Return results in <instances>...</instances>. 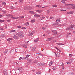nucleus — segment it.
Returning <instances> with one entry per match:
<instances>
[{"instance_id":"obj_33","label":"nucleus","mask_w":75,"mask_h":75,"mask_svg":"<svg viewBox=\"0 0 75 75\" xmlns=\"http://www.w3.org/2000/svg\"><path fill=\"white\" fill-rule=\"evenodd\" d=\"M23 47H25V48H27V46H26V45H23Z\"/></svg>"},{"instance_id":"obj_21","label":"nucleus","mask_w":75,"mask_h":75,"mask_svg":"<svg viewBox=\"0 0 75 75\" xmlns=\"http://www.w3.org/2000/svg\"><path fill=\"white\" fill-rule=\"evenodd\" d=\"M62 69H64V64L62 63Z\"/></svg>"},{"instance_id":"obj_62","label":"nucleus","mask_w":75,"mask_h":75,"mask_svg":"<svg viewBox=\"0 0 75 75\" xmlns=\"http://www.w3.org/2000/svg\"><path fill=\"white\" fill-rule=\"evenodd\" d=\"M59 26H60V25H61L60 24H59Z\"/></svg>"},{"instance_id":"obj_43","label":"nucleus","mask_w":75,"mask_h":75,"mask_svg":"<svg viewBox=\"0 0 75 75\" xmlns=\"http://www.w3.org/2000/svg\"><path fill=\"white\" fill-rule=\"evenodd\" d=\"M50 38V40H53V39H54V37H52Z\"/></svg>"},{"instance_id":"obj_54","label":"nucleus","mask_w":75,"mask_h":75,"mask_svg":"<svg viewBox=\"0 0 75 75\" xmlns=\"http://www.w3.org/2000/svg\"><path fill=\"white\" fill-rule=\"evenodd\" d=\"M3 16L2 15H0V18H1V17H3Z\"/></svg>"},{"instance_id":"obj_29","label":"nucleus","mask_w":75,"mask_h":75,"mask_svg":"<svg viewBox=\"0 0 75 75\" xmlns=\"http://www.w3.org/2000/svg\"><path fill=\"white\" fill-rule=\"evenodd\" d=\"M71 34V33H67V35L66 36L67 37H68L69 35H70V34Z\"/></svg>"},{"instance_id":"obj_63","label":"nucleus","mask_w":75,"mask_h":75,"mask_svg":"<svg viewBox=\"0 0 75 75\" xmlns=\"http://www.w3.org/2000/svg\"><path fill=\"white\" fill-rule=\"evenodd\" d=\"M48 71L49 72H50L51 71V70L49 69Z\"/></svg>"},{"instance_id":"obj_55","label":"nucleus","mask_w":75,"mask_h":75,"mask_svg":"<svg viewBox=\"0 0 75 75\" xmlns=\"http://www.w3.org/2000/svg\"><path fill=\"white\" fill-rule=\"evenodd\" d=\"M1 37H4V35H2L1 36Z\"/></svg>"},{"instance_id":"obj_38","label":"nucleus","mask_w":75,"mask_h":75,"mask_svg":"<svg viewBox=\"0 0 75 75\" xmlns=\"http://www.w3.org/2000/svg\"><path fill=\"white\" fill-rule=\"evenodd\" d=\"M24 16H20V18H24Z\"/></svg>"},{"instance_id":"obj_30","label":"nucleus","mask_w":75,"mask_h":75,"mask_svg":"<svg viewBox=\"0 0 75 75\" xmlns=\"http://www.w3.org/2000/svg\"><path fill=\"white\" fill-rule=\"evenodd\" d=\"M42 30H45L46 29V27H42Z\"/></svg>"},{"instance_id":"obj_17","label":"nucleus","mask_w":75,"mask_h":75,"mask_svg":"<svg viewBox=\"0 0 75 75\" xmlns=\"http://www.w3.org/2000/svg\"><path fill=\"white\" fill-rule=\"evenodd\" d=\"M16 31V30H10L9 32L10 33H15Z\"/></svg>"},{"instance_id":"obj_39","label":"nucleus","mask_w":75,"mask_h":75,"mask_svg":"<svg viewBox=\"0 0 75 75\" xmlns=\"http://www.w3.org/2000/svg\"><path fill=\"white\" fill-rule=\"evenodd\" d=\"M36 7H39V8H40V7H41V6L38 5L36 6Z\"/></svg>"},{"instance_id":"obj_5","label":"nucleus","mask_w":75,"mask_h":75,"mask_svg":"<svg viewBox=\"0 0 75 75\" xmlns=\"http://www.w3.org/2000/svg\"><path fill=\"white\" fill-rule=\"evenodd\" d=\"M74 59H69V62H67V64H71L72 62H73Z\"/></svg>"},{"instance_id":"obj_64","label":"nucleus","mask_w":75,"mask_h":75,"mask_svg":"<svg viewBox=\"0 0 75 75\" xmlns=\"http://www.w3.org/2000/svg\"><path fill=\"white\" fill-rule=\"evenodd\" d=\"M73 33H74V34H75V31H74L73 32Z\"/></svg>"},{"instance_id":"obj_57","label":"nucleus","mask_w":75,"mask_h":75,"mask_svg":"<svg viewBox=\"0 0 75 75\" xmlns=\"http://www.w3.org/2000/svg\"><path fill=\"white\" fill-rule=\"evenodd\" d=\"M36 11H37V12H38V13H39V10H37Z\"/></svg>"},{"instance_id":"obj_53","label":"nucleus","mask_w":75,"mask_h":75,"mask_svg":"<svg viewBox=\"0 0 75 75\" xmlns=\"http://www.w3.org/2000/svg\"><path fill=\"white\" fill-rule=\"evenodd\" d=\"M52 69H53V70H55V67L53 68Z\"/></svg>"},{"instance_id":"obj_8","label":"nucleus","mask_w":75,"mask_h":75,"mask_svg":"<svg viewBox=\"0 0 75 75\" xmlns=\"http://www.w3.org/2000/svg\"><path fill=\"white\" fill-rule=\"evenodd\" d=\"M13 37L15 40H17V39H18V37L16 35L13 36Z\"/></svg>"},{"instance_id":"obj_59","label":"nucleus","mask_w":75,"mask_h":75,"mask_svg":"<svg viewBox=\"0 0 75 75\" xmlns=\"http://www.w3.org/2000/svg\"><path fill=\"white\" fill-rule=\"evenodd\" d=\"M55 48L56 49H57V50H58V49L57 47H55Z\"/></svg>"},{"instance_id":"obj_49","label":"nucleus","mask_w":75,"mask_h":75,"mask_svg":"<svg viewBox=\"0 0 75 75\" xmlns=\"http://www.w3.org/2000/svg\"><path fill=\"white\" fill-rule=\"evenodd\" d=\"M42 11L41 10H39V13H42Z\"/></svg>"},{"instance_id":"obj_44","label":"nucleus","mask_w":75,"mask_h":75,"mask_svg":"<svg viewBox=\"0 0 75 75\" xmlns=\"http://www.w3.org/2000/svg\"><path fill=\"white\" fill-rule=\"evenodd\" d=\"M22 28L23 30H25V29H26V28H25V27H23Z\"/></svg>"},{"instance_id":"obj_37","label":"nucleus","mask_w":75,"mask_h":75,"mask_svg":"<svg viewBox=\"0 0 75 75\" xmlns=\"http://www.w3.org/2000/svg\"><path fill=\"white\" fill-rule=\"evenodd\" d=\"M11 9H14V7L13 6H11Z\"/></svg>"},{"instance_id":"obj_58","label":"nucleus","mask_w":75,"mask_h":75,"mask_svg":"<svg viewBox=\"0 0 75 75\" xmlns=\"http://www.w3.org/2000/svg\"><path fill=\"white\" fill-rule=\"evenodd\" d=\"M44 37H45V34H44L43 35Z\"/></svg>"},{"instance_id":"obj_25","label":"nucleus","mask_w":75,"mask_h":75,"mask_svg":"<svg viewBox=\"0 0 75 75\" xmlns=\"http://www.w3.org/2000/svg\"><path fill=\"white\" fill-rule=\"evenodd\" d=\"M35 49H36V47H33L32 48V50L33 51H34L35 50Z\"/></svg>"},{"instance_id":"obj_20","label":"nucleus","mask_w":75,"mask_h":75,"mask_svg":"<svg viewBox=\"0 0 75 75\" xmlns=\"http://www.w3.org/2000/svg\"><path fill=\"white\" fill-rule=\"evenodd\" d=\"M52 64H53V62H49V66H51V65H52Z\"/></svg>"},{"instance_id":"obj_22","label":"nucleus","mask_w":75,"mask_h":75,"mask_svg":"<svg viewBox=\"0 0 75 75\" xmlns=\"http://www.w3.org/2000/svg\"><path fill=\"white\" fill-rule=\"evenodd\" d=\"M33 35V33H30L28 34V35L29 36H31Z\"/></svg>"},{"instance_id":"obj_48","label":"nucleus","mask_w":75,"mask_h":75,"mask_svg":"<svg viewBox=\"0 0 75 75\" xmlns=\"http://www.w3.org/2000/svg\"><path fill=\"white\" fill-rule=\"evenodd\" d=\"M3 4H4V5H6V4L5 2H3L2 3Z\"/></svg>"},{"instance_id":"obj_28","label":"nucleus","mask_w":75,"mask_h":75,"mask_svg":"<svg viewBox=\"0 0 75 75\" xmlns=\"http://www.w3.org/2000/svg\"><path fill=\"white\" fill-rule=\"evenodd\" d=\"M41 74V72H40V71L37 72L36 73V74H38V75H40V74Z\"/></svg>"},{"instance_id":"obj_10","label":"nucleus","mask_w":75,"mask_h":75,"mask_svg":"<svg viewBox=\"0 0 75 75\" xmlns=\"http://www.w3.org/2000/svg\"><path fill=\"white\" fill-rule=\"evenodd\" d=\"M35 17H40V15L38 14H35L34 15Z\"/></svg>"},{"instance_id":"obj_61","label":"nucleus","mask_w":75,"mask_h":75,"mask_svg":"<svg viewBox=\"0 0 75 75\" xmlns=\"http://www.w3.org/2000/svg\"><path fill=\"white\" fill-rule=\"evenodd\" d=\"M25 59V58H23L22 59H23V60H24V59Z\"/></svg>"},{"instance_id":"obj_36","label":"nucleus","mask_w":75,"mask_h":75,"mask_svg":"<svg viewBox=\"0 0 75 75\" xmlns=\"http://www.w3.org/2000/svg\"><path fill=\"white\" fill-rule=\"evenodd\" d=\"M4 53H7V50H5V51L4 52Z\"/></svg>"},{"instance_id":"obj_34","label":"nucleus","mask_w":75,"mask_h":75,"mask_svg":"<svg viewBox=\"0 0 75 75\" xmlns=\"http://www.w3.org/2000/svg\"><path fill=\"white\" fill-rule=\"evenodd\" d=\"M11 40H12V39H11V38H9L7 40L8 41H11Z\"/></svg>"},{"instance_id":"obj_27","label":"nucleus","mask_w":75,"mask_h":75,"mask_svg":"<svg viewBox=\"0 0 75 75\" xmlns=\"http://www.w3.org/2000/svg\"><path fill=\"white\" fill-rule=\"evenodd\" d=\"M30 57V55H27L25 57V59H26V58H27L28 57Z\"/></svg>"},{"instance_id":"obj_56","label":"nucleus","mask_w":75,"mask_h":75,"mask_svg":"<svg viewBox=\"0 0 75 75\" xmlns=\"http://www.w3.org/2000/svg\"><path fill=\"white\" fill-rule=\"evenodd\" d=\"M58 51H59V52H61V51L60 50H59V49H58Z\"/></svg>"},{"instance_id":"obj_46","label":"nucleus","mask_w":75,"mask_h":75,"mask_svg":"<svg viewBox=\"0 0 75 75\" xmlns=\"http://www.w3.org/2000/svg\"><path fill=\"white\" fill-rule=\"evenodd\" d=\"M18 28H21V26H18Z\"/></svg>"},{"instance_id":"obj_52","label":"nucleus","mask_w":75,"mask_h":75,"mask_svg":"<svg viewBox=\"0 0 75 75\" xmlns=\"http://www.w3.org/2000/svg\"><path fill=\"white\" fill-rule=\"evenodd\" d=\"M48 7V6H45L43 7H42V8H45V7Z\"/></svg>"},{"instance_id":"obj_19","label":"nucleus","mask_w":75,"mask_h":75,"mask_svg":"<svg viewBox=\"0 0 75 75\" xmlns=\"http://www.w3.org/2000/svg\"><path fill=\"white\" fill-rule=\"evenodd\" d=\"M35 21V20L32 19L31 20L30 22L31 23H34Z\"/></svg>"},{"instance_id":"obj_9","label":"nucleus","mask_w":75,"mask_h":75,"mask_svg":"<svg viewBox=\"0 0 75 75\" xmlns=\"http://www.w3.org/2000/svg\"><path fill=\"white\" fill-rule=\"evenodd\" d=\"M57 57H61V55L57 53L56 54V53H55Z\"/></svg>"},{"instance_id":"obj_31","label":"nucleus","mask_w":75,"mask_h":75,"mask_svg":"<svg viewBox=\"0 0 75 75\" xmlns=\"http://www.w3.org/2000/svg\"><path fill=\"white\" fill-rule=\"evenodd\" d=\"M4 21V20H0V23H3Z\"/></svg>"},{"instance_id":"obj_16","label":"nucleus","mask_w":75,"mask_h":75,"mask_svg":"<svg viewBox=\"0 0 75 75\" xmlns=\"http://www.w3.org/2000/svg\"><path fill=\"white\" fill-rule=\"evenodd\" d=\"M52 31L54 34H57V32L55 30H52Z\"/></svg>"},{"instance_id":"obj_1","label":"nucleus","mask_w":75,"mask_h":75,"mask_svg":"<svg viewBox=\"0 0 75 75\" xmlns=\"http://www.w3.org/2000/svg\"><path fill=\"white\" fill-rule=\"evenodd\" d=\"M16 35H18L20 38H23L24 37V35H23V33L21 32L16 33Z\"/></svg>"},{"instance_id":"obj_13","label":"nucleus","mask_w":75,"mask_h":75,"mask_svg":"<svg viewBox=\"0 0 75 75\" xmlns=\"http://www.w3.org/2000/svg\"><path fill=\"white\" fill-rule=\"evenodd\" d=\"M29 13H30V14H35L34 12L33 11H29Z\"/></svg>"},{"instance_id":"obj_18","label":"nucleus","mask_w":75,"mask_h":75,"mask_svg":"<svg viewBox=\"0 0 75 75\" xmlns=\"http://www.w3.org/2000/svg\"><path fill=\"white\" fill-rule=\"evenodd\" d=\"M22 69V68H20L18 67L16 68V69H18V70H19V71L21 70Z\"/></svg>"},{"instance_id":"obj_23","label":"nucleus","mask_w":75,"mask_h":75,"mask_svg":"<svg viewBox=\"0 0 75 75\" xmlns=\"http://www.w3.org/2000/svg\"><path fill=\"white\" fill-rule=\"evenodd\" d=\"M38 40H39V38H37L36 40H35L34 42H38Z\"/></svg>"},{"instance_id":"obj_47","label":"nucleus","mask_w":75,"mask_h":75,"mask_svg":"<svg viewBox=\"0 0 75 75\" xmlns=\"http://www.w3.org/2000/svg\"><path fill=\"white\" fill-rule=\"evenodd\" d=\"M69 56L70 57H72V54H69Z\"/></svg>"},{"instance_id":"obj_15","label":"nucleus","mask_w":75,"mask_h":75,"mask_svg":"<svg viewBox=\"0 0 75 75\" xmlns=\"http://www.w3.org/2000/svg\"><path fill=\"white\" fill-rule=\"evenodd\" d=\"M60 20L59 19H58L57 20H56V22H57V24H59V22H60Z\"/></svg>"},{"instance_id":"obj_4","label":"nucleus","mask_w":75,"mask_h":75,"mask_svg":"<svg viewBox=\"0 0 75 75\" xmlns=\"http://www.w3.org/2000/svg\"><path fill=\"white\" fill-rule=\"evenodd\" d=\"M72 6L71 7V8H75V4H72L71 5L66 4L65 5V6Z\"/></svg>"},{"instance_id":"obj_3","label":"nucleus","mask_w":75,"mask_h":75,"mask_svg":"<svg viewBox=\"0 0 75 75\" xmlns=\"http://www.w3.org/2000/svg\"><path fill=\"white\" fill-rule=\"evenodd\" d=\"M7 17H11L13 19H18L19 18V17H13V16L11 15H6Z\"/></svg>"},{"instance_id":"obj_24","label":"nucleus","mask_w":75,"mask_h":75,"mask_svg":"<svg viewBox=\"0 0 75 75\" xmlns=\"http://www.w3.org/2000/svg\"><path fill=\"white\" fill-rule=\"evenodd\" d=\"M25 25H29V23L28 22H27V23H26L25 24Z\"/></svg>"},{"instance_id":"obj_45","label":"nucleus","mask_w":75,"mask_h":75,"mask_svg":"<svg viewBox=\"0 0 75 75\" xmlns=\"http://www.w3.org/2000/svg\"><path fill=\"white\" fill-rule=\"evenodd\" d=\"M47 14H49V13H50V11H47Z\"/></svg>"},{"instance_id":"obj_2","label":"nucleus","mask_w":75,"mask_h":75,"mask_svg":"<svg viewBox=\"0 0 75 75\" xmlns=\"http://www.w3.org/2000/svg\"><path fill=\"white\" fill-rule=\"evenodd\" d=\"M75 27L74 25H70L69 26V28H66V30L67 31H68V30H72V28H73V27Z\"/></svg>"},{"instance_id":"obj_14","label":"nucleus","mask_w":75,"mask_h":75,"mask_svg":"<svg viewBox=\"0 0 75 75\" xmlns=\"http://www.w3.org/2000/svg\"><path fill=\"white\" fill-rule=\"evenodd\" d=\"M44 18H45V17L42 16L40 18L39 20H44Z\"/></svg>"},{"instance_id":"obj_41","label":"nucleus","mask_w":75,"mask_h":75,"mask_svg":"<svg viewBox=\"0 0 75 75\" xmlns=\"http://www.w3.org/2000/svg\"><path fill=\"white\" fill-rule=\"evenodd\" d=\"M28 61H29V62H32V61L33 60H29V59H28Z\"/></svg>"},{"instance_id":"obj_51","label":"nucleus","mask_w":75,"mask_h":75,"mask_svg":"<svg viewBox=\"0 0 75 75\" xmlns=\"http://www.w3.org/2000/svg\"><path fill=\"white\" fill-rule=\"evenodd\" d=\"M53 42H56V40H54L53 41Z\"/></svg>"},{"instance_id":"obj_50","label":"nucleus","mask_w":75,"mask_h":75,"mask_svg":"<svg viewBox=\"0 0 75 75\" xmlns=\"http://www.w3.org/2000/svg\"><path fill=\"white\" fill-rule=\"evenodd\" d=\"M23 59V57H21L20 58L19 60H21V59Z\"/></svg>"},{"instance_id":"obj_40","label":"nucleus","mask_w":75,"mask_h":75,"mask_svg":"<svg viewBox=\"0 0 75 75\" xmlns=\"http://www.w3.org/2000/svg\"><path fill=\"white\" fill-rule=\"evenodd\" d=\"M61 2L62 3H64L65 2V1H64V0H63L61 1Z\"/></svg>"},{"instance_id":"obj_11","label":"nucleus","mask_w":75,"mask_h":75,"mask_svg":"<svg viewBox=\"0 0 75 75\" xmlns=\"http://www.w3.org/2000/svg\"><path fill=\"white\" fill-rule=\"evenodd\" d=\"M74 12L73 11L71 12H68L67 13V14H73Z\"/></svg>"},{"instance_id":"obj_6","label":"nucleus","mask_w":75,"mask_h":75,"mask_svg":"<svg viewBox=\"0 0 75 75\" xmlns=\"http://www.w3.org/2000/svg\"><path fill=\"white\" fill-rule=\"evenodd\" d=\"M45 65V63H40L38 64V66H43Z\"/></svg>"},{"instance_id":"obj_35","label":"nucleus","mask_w":75,"mask_h":75,"mask_svg":"<svg viewBox=\"0 0 75 75\" xmlns=\"http://www.w3.org/2000/svg\"><path fill=\"white\" fill-rule=\"evenodd\" d=\"M60 10V11H67V10H63V9H61Z\"/></svg>"},{"instance_id":"obj_26","label":"nucleus","mask_w":75,"mask_h":75,"mask_svg":"<svg viewBox=\"0 0 75 75\" xmlns=\"http://www.w3.org/2000/svg\"><path fill=\"white\" fill-rule=\"evenodd\" d=\"M51 39L50 38H48L47 39V40H46V41H51Z\"/></svg>"},{"instance_id":"obj_42","label":"nucleus","mask_w":75,"mask_h":75,"mask_svg":"<svg viewBox=\"0 0 75 75\" xmlns=\"http://www.w3.org/2000/svg\"><path fill=\"white\" fill-rule=\"evenodd\" d=\"M7 21H8V22H10V21H11V20H7Z\"/></svg>"},{"instance_id":"obj_60","label":"nucleus","mask_w":75,"mask_h":75,"mask_svg":"<svg viewBox=\"0 0 75 75\" xmlns=\"http://www.w3.org/2000/svg\"><path fill=\"white\" fill-rule=\"evenodd\" d=\"M50 19H52V17H50Z\"/></svg>"},{"instance_id":"obj_32","label":"nucleus","mask_w":75,"mask_h":75,"mask_svg":"<svg viewBox=\"0 0 75 75\" xmlns=\"http://www.w3.org/2000/svg\"><path fill=\"white\" fill-rule=\"evenodd\" d=\"M52 6L53 7H57V5H53Z\"/></svg>"},{"instance_id":"obj_12","label":"nucleus","mask_w":75,"mask_h":75,"mask_svg":"<svg viewBox=\"0 0 75 75\" xmlns=\"http://www.w3.org/2000/svg\"><path fill=\"white\" fill-rule=\"evenodd\" d=\"M56 44L57 45H64V44H62L61 43H57Z\"/></svg>"},{"instance_id":"obj_7","label":"nucleus","mask_w":75,"mask_h":75,"mask_svg":"<svg viewBox=\"0 0 75 75\" xmlns=\"http://www.w3.org/2000/svg\"><path fill=\"white\" fill-rule=\"evenodd\" d=\"M4 75H8V74H7V70L6 69H4Z\"/></svg>"}]
</instances>
